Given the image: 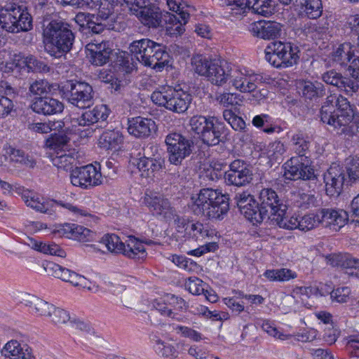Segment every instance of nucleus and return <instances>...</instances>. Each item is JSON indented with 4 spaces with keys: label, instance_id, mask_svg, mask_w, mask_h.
<instances>
[{
    "label": "nucleus",
    "instance_id": "f257e3e1",
    "mask_svg": "<svg viewBox=\"0 0 359 359\" xmlns=\"http://www.w3.org/2000/svg\"><path fill=\"white\" fill-rule=\"evenodd\" d=\"M75 34L72 26L54 20L43 25V42L46 52L55 58L65 56L72 49Z\"/></svg>",
    "mask_w": 359,
    "mask_h": 359
},
{
    "label": "nucleus",
    "instance_id": "f03ea898",
    "mask_svg": "<svg viewBox=\"0 0 359 359\" xmlns=\"http://www.w3.org/2000/svg\"><path fill=\"white\" fill-rule=\"evenodd\" d=\"M292 149L298 156L292 157L285 164V177L290 180H315L314 170L309 165L310 141L303 133L298 132L291 138Z\"/></svg>",
    "mask_w": 359,
    "mask_h": 359
},
{
    "label": "nucleus",
    "instance_id": "7ed1b4c3",
    "mask_svg": "<svg viewBox=\"0 0 359 359\" xmlns=\"http://www.w3.org/2000/svg\"><path fill=\"white\" fill-rule=\"evenodd\" d=\"M192 210L196 215L210 219H222L229 210V196L217 189H202L194 202Z\"/></svg>",
    "mask_w": 359,
    "mask_h": 359
},
{
    "label": "nucleus",
    "instance_id": "20e7f679",
    "mask_svg": "<svg viewBox=\"0 0 359 359\" xmlns=\"http://www.w3.org/2000/svg\"><path fill=\"white\" fill-rule=\"evenodd\" d=\"M320 116L321 121L332 126L337 134L351 135L353 133V109L344 96L338 95L335 111H332V107L323 105Z\"/></svg>",
    "mask_w": 359,
    "mask_h": 359
},
{
    "label": "nucleus",
    "instance_id": "39448f33",
    "mask_svg": "<svg viewBox=\"0 0 359 359\" xmlns=\"http://www.w3.org/2000/svg\"><path fill=\"white\" fill-rule=\"evenodd\" d=\"M191 66L198 75L205 76L212 84L222 86L231 81L233 69L226 62L209 59L203 55H196L191 58Z\"/></svg>",
    "mask_w": 359,
    "mask_h": 359
},
{
    "label": "nucleus",
    "instance_id": "423d86ee",
    "mask_svg": "<svg viewBox=\"0 0 359 359\" xmlns=\"http://www.w3.org/2000/svg\"><path fill=\"white\" fill-rule=\"evenodd\" d=\"M189 126L203 143L209 147L219 144L224 130V123L214 116L195 115L190 118Z\"/></svg>",
    "mask_w": 359,
    "mask_h": 359
},
{
    "label": "nucleus",
    "instance_id": "0eeeda50",
    "mask_svg": "<svg viewBox=\"0 0 359 359\" xmlns=\"http://www.w3.org/2000/svg\"><path fill=\"white\" fill-rule=\"evenodd\" d=\"M151 100L158 106L177 114L185 112L192 100L191 94L182 88L168 87L161 90H154Z\"/></svg>",
    "mask_w": 359,
    "mask_h": 359
},
{
    "label": "nucleus",
    "instance_id": "6e6552de",
    "mask_svg": "<svg viewBox=\"0 0 359 359\" xmlns=\"http://www.w3.org/2000/svg\"><path fill=\"white\" fill-rule=\"evenodd\" d=\"M299 53L297 46L290 42L277 41L266 46L265 59L275 67H288L297 63Z\"/></svg>",
    "mask_w": 359,
    "mask_h": 359
},
{
    "label": "nucleus",
    "instance_id": "1a4fd4ad",
    "mask_svg": "<svg viewBox=\"0 0 359 359\" xmlns=\"http://www.w3.org/2000/svg\"><path fill=\"white\" fill-rule=\"evenodd\" d=\"M107 250L113 253H122L124 256L135 260L143 259L147 257L144 244L134 236H129L125 243L115 234H106L100 241Z\"/></svg>",
    "mask_w": 359,
    "mask_h": 359
},
{
    "label": "nucleus",
    "instance_id": "9d476101",
    "mask_svg": "<svg viewBox=\"0 0 359 359\" xmlns=\"http://www.w3.org/2000/svg\"><path fill=\"white\" fill-rule=\"evenodd\" d=\"M76 23L81 28H86L93 34H101L105 29H114L115 16L104 10L99 11L97 14L79 12L74 18Z\"/></svg>",
    "mask_w": 359,
    "mask_h": 359
},
{
    "label": "nucleus",
    "instance_id": "9b49d317",
    "mask_svg": "<svg viewBox=\"0 0 359 359\" xmlns=\"http://www.w3.org/2000/svg\"><path fill=\"white\" fill-rule=\"evenodd\" d=\"M168 161L171 164L178 165L188 157L194 148V141L178 133H171L166 135Z\"/></svg>",
    "mask_w": 359,
    "mask_h": 359
},
{
    "label": "nucleus",
    "instance_id": "f8f14e48",
    "mask_svg": "<svg viewBox=\"0 0 359 359\" xmlns=\"http://www.w3.org/2000/svg\"><path fill=\"white\" fill-rule=\"evenodd\" d=\"M259 215L257 218L261 223L265 219H271L275 214L287 210V205L284 203L277 192L271 188L262 189L259 194Z\"/></svg>",
    "mask_w": 359,
    "mask_h": 359
},
{
    "label": "nucleus",
    "instance_id": "ddd939ff",
    "mask_svg": "<svg viewBox=\"0 0 359 359\" xmlns=\"http://www.w3.org/2000/svg\"><path fill=\"white\" fill-rule=\"evenodd\" d=\"M65 93L67 102L79 109L89 107L93 103V87L86 82L69 81Z\"/></svg>",
    "mask_w": 359,
    "mask_h": 359
},
{
    "label": "nucleus",
    "instance_id": "4468645a",
    "mask_svg": "<svg viewBox=\"0 0 359 359\" xmlns=\"http://www.w3.org/2000/svg\"><path fill=\"white\" fill-rule=\"evenodd\" d=\"M224 179L226 185L245 187L252 182L253 172L249 163L237 158L229 164V170L224 172Z\"/></svg>",
    "mask_w": 359,
    "mask_h": 359
},
{
    "label": "nucleus",
    "instance_id": "2eb2a0df",
    "mask_svg": "<svg viewBox=\"0 0 359 359\" xmlns=\"http://www.w3.org/2000/svg\"><path fill=\"white\" fill-rule=\"evenodd\" d=\"M71 183L82 189H90L102 183V176L100 170L92 164L82 167H76L72 170L70 175Z\"/></svg>",
    "mask_w": 359,
    "mask_h": 359
},
{
    "label": "nucleus",
    "instance_id": "dca6fc26",
    "mask_svg": "<svg viewBox=\"0 0 359 359\" xmlns=\"http://www.w3.org/2000/svg\"><path fill=\"white\" fill-rule=\"evenodd\" d=\"M325 191L328 196L337 197L343 191L344 185H349L344 172V167L332 164L323 175Z\"/></svg>",
    "mask_w": 359,
    "mask_h": 359
},
{
    "label": "nucleus",
    "instance_id": "f3484780",
    "mask_svg": "<svg viewBox=\"0 0 359 359\" xmlns=\"http://www.w3.org/2000/svg\"><path fill=\"white\" fill-rule=\"evenodd\" d=\"M321 79L326 84L334 86L350 96L359 90V85L355 80L344 76L334 69L322 74Z\"/></svg>",
    "mask_w": 359,
    "mask_h": 359
},
{
    "label": "nucleus",
    "instance_id": "a211bd4d",
    "mask_svg": "<svg viewBox=\"0 0 359 359\" xmlns=\"http://www.w3.org/2000/svg\"><path fill=\"white\" fill-rule=\"evenodd\" d=\"M320 225L334 231L339 230L348 221V215L343 209L323 208L318 212Z\"/></svg>",
    "mask_w": 359,
    "mask_h": 359
},
{
    "label": "nucleus",
    "instance_id": "6ab92c4d",
    "mask_svg": "<svg viewBox=\"0 0 359 359\" xmlns=\"http://www.w3.org/2000/svg\"><path fill=\"white\" fill-rule=\"evenodd\" d=\"M241 213L253 224H261L257 217L259 215V204L252 195L248 191L237 193L234 198Z\"/></svg>",
    "mask_w": 359,
    "mask_h": 359
},
{
    "label": "nucleus",
    "instance_id": "aec40b11",
    "mask_svg": "<svg viewBox=\"0 0 359 359\" xmlns=\"http://www.w3.org/2000/svg\"><path fill=\"white\" fill-rule=\"evenodd\" d=\"M30 107L36 114L50 116L61 113L64 104L59 100L50 95L35 97L31 102Z\"/></svg>",
    "mask_w": 359,
    "mask_h": 359
},
{
    "label": "nucleus",
    "instance_id": "412c9836",
    "mask_svg": "<svg viewBox=\"0 0 359 359\" xmlns=\"http://www.w3.org/2000/svg\"><path fill=\"white\" fill-rule=\"evenodd\" d=\"M140 8H134L135 15L140 22L145 26L157 28L161 26L164 14L161 9L154 4H145L144 1Z\"/></svg>",
    "mask_w": 359,
    "mask_h": 359
},
{
    "label": "nucleus",
    "instance_id": "4be33fe9",
    "mask_svg": "<svg viewBox=\"0 0 359 359\" xmlns=\"http://www.w3.org/2000/svg\"><path fill=\"white\" fill-rule=\"evenodd\" d=\"M43 266L48 275L68 282L74 286H81L86 282L84 276L54 262H48L43 264Z\"/></svg>",
    "mask_w": 359,
    "mask_h": 359
},
{
    "label": "nucleus",
    "instance_id": "5701e85b",
    "mask_svg": "<svg viewBox=\"0 0 359 359\" xmlns=\"http://www.w3.org/2000/svg\"><path fill=\"white\" fill-rule=\"evenodd\" d=\"M281 27L280 23L274 21H257L250 25L249 31L254 36L273 39L280 35Z\"/></svg>",
    "mask_w": 359,
    "mask_h": 359
},
{
    "label": "nucleus",
    "instance_id": "b1692460",
    "mask_svg": "<svg viewBox=\"0 0 359 359\" xmlns=\"http://www.w3.org/2000/svg\"><path fill=\"white\" fill-rule=\"evenodd\" d=\"M155 128L156 123L151 118L136 116L128 120V131L130 135L137 138L149 137Z\"/></svg>",
    "mask_w": 359,
    "mask_h": 359
},
{
    "label": "nucleus",
    "instance_id": "393cba45",
    "mask_svg": "<svg viewBox=\"0 0 359 359\" xmlns=\"http://www.w3.org/2000/svg\"><path fill=\"white\" fill-rule=\"evenodd\" d=\"M15 192L21 195L27 206L30 207L37 212L47 213L53 206L52 202L40 198L34 191L25 189L23 187L18 186L15 187Z\"/></svg>",
    "mask_w": 359,
    "mask_h": 359
},
{
    "label": "nucleus",
    "instance_id": "a878e982",
    "mask_svg": "<svg viewBox=\"0 0 359 359\" xmlns=\"http://www.w3.org/2000/svg\"><path fill=\"white\" fill-rule=\"evenodd\" d=\"M88 50L90 61L93 65L102 66L109 61L112 49L109 43H88L86 46Z\"/></svg>",
    "mask_w": 359,
    "mask_h": 359
},
{
    "label": "nucleus",
    "instance_id": "bb28decb",
    "mask_svg": "<svg viewBox=\"0 0 359 359\" xmlns=\"http://www.w3.org/2000/svg\"><path fill=\"white\" fill-rule=\"evenodd\" d=\"M182 0H168L167 4L170 10L175 12L177 15L170 14L168 12L164 13L165 18V21L176 25L175 30L178 33H182L184 29L182 26L187 22L189 14L183 11H180V5Z\"/></svg>",
    "mask_w": 359,
    "mask_h": 359
},
{
    "label": "nucleus",
    "instance_id": "cd10ccee",
    "mask_svg": "<svg viewBox=\"0 0 359 359\" xmlns=\"http://www.w3.org/2000/svg\"><path fill=\"white\" fill-rule=\"evenodd\" d=\"M2 352L8 359H34L32 348L27 344H20L17 340L7 342Z\"/></svg>",
    "mask_w": 359,
    "mask_h": 359
},
{
    "label": "nucleus",
    "instance_id": "c85d7f7f",
    "mask_svg": "<svg viewBox=\"0 0 359 359\" xmlns=\"http://www.w3.org/2000/svg\"><path fill=\"white\" fill-rule=\"evenodd\" d=\"M24 304L30 312L39 316L50 317L54 305L32 294H27L23 298Z\"/></svg>",
    "mask_w": 359,
    "mask_h": 359
},
{
    "label": "nucleus",
    "instance_id": "c756f323",
    "mask_svg": "<svg viewBox=\"0 0 359 359\" xmlns=\"http://www.w3.org/2000/svg\"><path fill=\"white\" fill-rule=\"evenodd\" d=\"M257 76L255 74H248L238 69H233L231 83L242 93H250L257 88L255 83Z\"/></svg>",
    "mask_w": 359,
    "mask_h": 359
},
{
    "label": "nucleus",
    "instance_id": "7c9ffc66",
    "mask_svg": "<svg viewBox=\"0 0 359 359\" xmlns=\"http://www.w3.org/2000/svg\"><path fill=\"white\" fill-rule=\"evenodd\" d=\"M137 166L142 177L154 178L165 169V159L137 160Z\"/></svg>",
    "mask_w": 359,
    "mask_h": 359
},
{
    "label": "nucleus",
    "instance_id": "2f4dec72",
    "mask_svg": "<svg viewBox=\"0 0 359 359\" xmlns=\"http://www.w3.org/2000/svg\"><path fill=\"white\" fill-rule=\"evenodd\" d=\"M123 143V135L117 130H107L99 139V146L106 150H117Z\"/></svg>",
    "mask_w": 359,
    "mask_h": 359
},
{
    "label": "nucleus",
    "instance_id": "473e14b6",
    "mask_svg": "<svg viewBox=\"0 0 359 359\" xmlns=\"http://www.w3.org/2000/svg\"><path fill=\"white\" fill-rule=\"evenodd\" d=\"M356 48L350 42L340 44L332 53V59L340 65H346L355 56Z\"/></svg>",
    "mask_w": 359,
    "mask_h": 359
},
{
    "label": "nucleus",
    "instance_id": "72a5a7b5",
    "mask_svg": "<svg viewBox=\"0 0 359 359\" xmlns=\"http://www.w3.org/2000/svg\"><path fill=\"white\" fill-rule=\"evenodd\" d=\"M143 203L149 209L157 215L167 212L170 208L169 201L160 194H146Z\"/></svg>",
    "mask_w": 359,
    "mask_h": 359
},
{
    "label": "nucleus",
    "instance_id": "f704fd0d",
    "mask_svg": "<svg viewBox=\"0 0 359 359\" xmlns=\"http://www.w3.org/2000/svg\"><path fill=\"white\" fill-rule=\"evenodd\" d=\"M52 163L59 169L64 170H71L76 164L77 153L68 151L57 152V154L50 155Z\"/></svg>",
    "mask_w": 359,
    "mask_h": 359
},
{
    "label": "nucleus",
    "instance_id": "c9c22d12",
    "mask_svg": "<svg viewBox=\"0 0 359 359\" xmlns=\"http://www.w3.org/2000/svg\"><path fill=\"white\" fill-rule=\"evenodd\" d=\"M65 233H69L75 240L80 242L92 241L95 237V233L91 230L75 224H66L64 226Z\"/></svg>",
    "mask_w": 359,
    "mask_h": 359
},
{
    "label": "nucleus",
    "instance_id": "e433bc0d",
    "mask_svg": "<svg viewBox=\"0 0 359 359\" xmlns=\"http://www.w3.org/2000/svg\"><path fill=\"white\" fill-rule=\"evenodd\" d=\"M275 0H247V6L254 13L269 16L275 12Z\"/></svg>",
    "mask_w": 359,
    "mask_h": 359
},
{
    "label": "nucleus",
    "instance_id": "4c0bfd02",
    "mask_svg": "<svg viewBox=\"0 0 359 359\" xmlns=\"http://www.w3.org/2000/svg\"><path fill=\"white\" fill-rule=\"evenodd\" d=\"M302 85V95L306 99L316 100L325 95V88L321 82L304 81Z\"/></svg>",
    "mask_w": 359,
    "mask_h": 359
},
{
    "label": "nucleus",
    "instance_id": "58836bf2",
    "mask_svg": "<svg viewBox=\"0 0 359 359\" xmlns=\"http://www.w3.org/2000/svg\"><path fill=\"white\" fill-rule=\"evenodd\" d=\"M295 2L310 19H316L322 15L321 0H295Z\"/></svg>",
    "mask_w": 359,
    "mask_h": 359
},
{
    "label": "nucleus",
    "instance_id": "ea45409f",
    "mask_svg": "<svg viewBox=\"0 0 359 359\" xmlns=\"http://www.w3.org/2000/svg\"><path fill=\"white\" fill-rule=\"evenodd\" d=\"M287 210H283L282 212L275 214L271 218V222L277 225L278 227L287 230L299 229V219L297 217H288L287 215Z\"/></svg>",
    "mask_w": 359,
    "mask_h": 359
},
{
    "label": "nucleus",
    "instance_id": "a19ab883",
    "mask_svg": "<svg viewBox=\"0 0 359 359\" xmlns=\"http://www.w3.org/2000/svg\"><path fill=\"white\" fill-rule=\"evenodd\" d=\"M150 44L154 46V41L149 39H142L133 41L129 45L128 50L131 55L142 63L141 58L147 55L146 51Z\"/></svg>",
    "mask_w": 359,
    "mask_h": 359
},
{
    "label": "nucleus",
    "instance_id": "79ce46f5",
    "mask_svg": "<svg viewBox=\"0 0 359 359\" xmlns=\"http://www.w3.org/2000/svg\"><path fill=\"white\" fill-rule=\"evenodd\" d=\"M344 172L350 185L359 183V158H347Z\"/></svg>",
    "mask_w": 359,
    "mask_h": 359
},
{
    "label": "nucleus",
    "instance_id": "37998d69",
    "mask_svg": "<svg viewBox=\"0 0 359 359\" xmlns=\"http://www.w3.org/2000/svg\"><path fill=\"white\" fill-rule=\"evenodd\" d=\"M53 90H55L54 85L45 79L36 80L29 87L30 93L36 97L48 95Z\"/></svg>",
    "mask_w": 359,
    "mask_h": 359
},
{
    "label": "nucleus",
    "instance_id": "c03bdc74",
    "mask_svg": "<svg viewBox=\"0 0 359 359\" xmlns=\"http://www.w3.org/2000/svg\"><path fill=\"white\" fill-rule=\"evenodd\" d=\"M210 231L208 229H205L204 225L199 222L191 221L189 226H188L187 231L184 235L187 238H191L195 241L203 239L210 236Z\"/></svg>",
    "mask_w": 359,
    "mask_h": 359
},
{
    "label": "nucleus",
    "instance_id": "a18cd8bd",
    "mask_svg": "<svg viewBox=\"0 0 359 359\" xmlns=\"http://www.w3.org/2000/svg\"><path fill=\"white\" fill-rule=\"evenodd\" d=\"M69 141V138L65 134H51L50 137L46 140V146L47 148L57 152L65 151L64 147L67 146Z\"/></svg>",
    "mask_w": 359,
    "mask_h": 359
},
{
    "label": "nucleus",
    "instance_id": "49530a36",
    "mask_svg": "<svg viewBox=\"0 0 359 359\" xmlns=\"http://www.w3.org/2000/svg\"><path fill=\"white\" fill-rule=\"evenodd\" d=\"M264 276L272 281H288L297 277L294 272L287 269L266 270Z\"/></svg>",
    "mask_w": 359,
    "mask_h": 359
},
{
    "label": "nucleus",
    "instance_id": "de8ad7c7",
    "mask_svg": "<svg viewBox=\"0 0 359 359\" xmlns=\"http://www.w3.org/2000/svg\"><path fill=\"white\" fill-rule=\"evenodd\" d=\"M156 50L154 51V60L152 67L161 70L165 66L168 65L170 61V55L165 50V48L163 45L158 43L156 46Z\"/></svg>",
    "mask_w": 359,
    "mask_h": 359
},
{
    "label": "nucleus",
    "instance_id": "09e8293b",
    "mask_svg": "<svg viewBox=\"0 0 359 359\" xmlns=\"http://www.w3.org/2000/svg\"><path fill=\"white\" fill-rule=\"evenodd\" d=\"M11 160L13 162L20 163L26 167L33 168L36 165V161L33 157L25 154L20 150L12 148L11 149Z\"/></svg>",
    "mask_w": 359,
    "mask_h": 359
},
{
    "label": "nucleus",
    "instance_id": "8fccbe9b",
    "mask_svg": "<svg viewBox=\"0 0 359 359\" xmlns=\"http://www.w3.org/2000/svg\"><path fill=\"white\" fill-rule=\"evenodd\" d=\"M27 72L34 73H48L50 67L43 61L39 60L33 55H28Z\"/></svg>",
    "mask_w": 359,
    "mask_h": 359
},
{
    "label": "nucleus",
    "instance_id": "3c124183",
    "mask_svg": "<svg viewBox=\"0 0 359 359\" xmlns=\"http://www.w3.org/2000/svg\"><path fill=\"white\" fill-rule=\"evenodd\" d=\"M88 111L94 123L104 122L111 112L106 104L96 105L93 109Z\"/></svg>",
    "mask_w": 359,
    "mask_h": 359
},
{
    "label": "nucleus",
    "instance_id": "603ef678",
    "mask_svg": "<svg viewBox=\"0 0 359 359\" xmlns=\"http://www.w3.org/2000/svg\"><path fill=\"white\" fill-rule=\"evenodd\" d=\"M137 160H153L154 158H163L161 154L158 147L153 143H148L142 148V152L139 153Z\"/></svg>",
    "mask_w": 359,
    "mask_h": 359
},
{
    "label": "nucleus",
    "instance_id": "864d4df0",
    "mask_svg": "<svg viewBox=\"0 0 359 359\" xmlns=\"http://www.w3.org/2000/svg\"><path fill=\"white\" fill-rule=\"evenodd\" d=\"M318 212L316 214L306 215L299 219V229L306 231L313 229L320 224V219H317Z\"/></svg>",
    "mask_w": 359,
    "mask_h": 359
},
{
    "label": "nucleus",
    "instance_id": "5fc2aeb1",
    "mask_svg": "<svg viewBox=\"0 0 359 359\" xmlns=\"http://www.w3.org/2000/svg\"><path fill=\"white\" fill-rule=\"evenodd\" d=\"M335 262L336 264L342 269H351L353 271L359 266V259L355 258L348 254L337 256Z\"/></svg>",
    "mask_w": 359,
    "mask_h": 359
},
{
    "label": "nucleus",
    "instance_id": "6e6d98bb",
    "mask_svg": "<svg viewBox=\"0 0 359 359\" xmlns=\"http://www.w3.org/2000/svg\"><path fill=\"white\" fill-rule=\"evenodd\" d=\"M185 286L190 293L199 295L206 291L205 286H207V285L198 278L191 277L187 280Z\"/></svg>",
    "mask_w": 359,
    "mask_h": 359
},
{
    "label": "nucleus",
    "instance_id": "4d7b16f0",
    "mask_svg": "<svg viewBox=\"0 0 359 359\" xmlns=\"http://www.w3.org/2000/svg\"><path fill=\"white\" fill-rule=\"evenodd\" d=\"M50 318H51V322L57 326L64 325L70 321L69 312L63 309L56 308L55 306Z\"/></svg>",
    "mask_w": 359,
    "mask_h": 359
},
{
    "label": "nucleus",
    "instance_id": "13d9d810",
    "mask_svg": "<svg viewBox=\"0 0 359 359\" xmlns=\"http://www.w3.org/2000/svg\"><path fill=\"white\" fill-rule=\"evenodd\" d=\"M58 128H62L61 122L35 123L29 126L32 130L39 133H48Z\"/></svg>",
    "mask_w": 359,
    "mask_h": 359
},
{
    "label": "nucleus",
    "instance_id": "bf43d9fd",
    "mask_svg": "<svg viewBox=\"0 0 359 359\" xmlns=\"http://www.w3.org/2000/svg\"><path fill=\"white\" fill-rule=\"evenodd\" d=\"M158 353L165 358H176L177 357V351L174 346L165 343L160 339L156 341Z\"/></svg>",
    "mask_w": 359,
    "mask_h": 359
},
{
    "label": "nucleus",
    "instance_id": "052dcab7",
    "mask_svg": "<svg viewBox=\"0 0 359 359\" xmlns=\"http://www.w3.org/2000/svg\"><path fill=\"white\" fill-rule=\"evenodd\" d=\"M166 302L172 311H183L189 308L187 303L182 298L174 294L166 295Z\"/></svg>",
    "mask_w": 359,
    "mask_h": 359
},
{
    "label": "nucleus",
    "instance_id": "680f3d73",
    "mask_svg": "<svg viewBox=\"0 0 359 359\" xmlns=\"http://www.w3.org/2000/svg\"><path fill=\"white\" fill-rule=\"evenodd\" d=\"M238 95L237 94L234 93H223L217 94L215 100L221 105H223L225 107H228L238 104Z\"/></svg>",
    "mask_w": 359,
    "mask_h": 359
},
{
    "label": "nucleus",
    "instance_id": "e2e57ef3",
    "mask_svg": "<svg viewBox=\"0 0 359 359\" xmlns=\"http://www.w3.org/2000/svg\"><path fill=\"white\" fill-rule=\"evenodd\" d=\"M173 329L177 334H180L182 337L189 338L194 341H199L202 339L201 333L190 327L176 325Z\"/></svg>",
    "mask_w": 359,
    "mask_h": 359
},
{
    "label": "nucleus",
    "instance_id": "0e129e2a",
    "mask_svg": "<svg viewBox=\"0 0 359 359\" xmlns=\"http://www.w3.org/2000/svg\"><path fill=\"white\" fill-rule=\"evenodd\" d=\"M219 246L216 242H210L199 246L198 248L187 252V254L192 256L201 257L207 252H214Z\"/></svg>",
    "mask_w": 359,
    "mask_h": 359
},
{
    "label": "nucleus",
    "instance_id": "69168bd1",
    "mask_svg": "<svg viewBox=\"0 0 359 359\" xmlns=\"http://www.w3.org/2000/svg\"><path fill=\"white\" fill-rule=\"evenodd\" d=\"M40 252L44 254L55 255L60 257H65L66 256L65 250L55 243L47 244L42 243Z\"/></svg>",
    "mask_w": 359,
    "mask_h": 359
},
{
    "label": "nucleus",
    "instance_id": "338daca9",
    "mask_svg": "<svg viewBox=\"0 0 359 359\" xmlns=\"http://www.w3.org/2000/svg\"><path fill=\"white\" fill-rule=\"evenodd\" d=\"M350 293L348 287H339L331 292V297L339 303H346L350 299Z\"/></svg>",
    "mask_w": 359,
    "mask_h": 359
},
{
    "label": "nucleus",
    "instance_id": "774afa93",
    "mask_svg": "<svg viewBox=\"0 0 359 359\" xmlns=\"http://www.w3.org/2000/svg\"><path fill=\"white\" fill-rule=\"evenodd\" d=\"M72 126H90L93 125V118H90V114L88 111H83L80 116L73 117L71 119Z\"/></svg>",
    "mask_w": 359,
    "mask_h": 359
}]
</instances>
